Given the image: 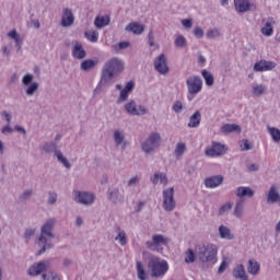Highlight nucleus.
<instances>
[{
	"label": "nucleus",
	"mask_w": 280,
	"mask_h": 280,
	"mask_svg": "<svg viewBox=\"0 0 280 280\" xmlns=\"http://www.w3.org/2000/svg\"><path fill=\"white\" fill-rule=\"evenodd\" d=\"M261 268V266L257 262V260H249L248 261V267H247V272H249V275H259V269Z\"/></svg>",
	"instance_id": "nucleus-40"
},
{
	"label": "nucleus",
	"mask_w": 280,
	"mask_h": 280,
	"mask_svg": "<svg viewBox=\"0 0 280 280\" xmlns=\"http://www.w3.org/2000/svg\"><path fill=\"white\" fill-rule=\"evenodd\" d=\"M113 139L116 148H119V145H126V131H124V129H116L114 131Z\"/></svg>",
	"instance_id": "nucleus-25"
},
{
	"label": "nucleus",
	"mask_w": 280,
	"mask_h": 280,
	"mask_svg": "<svg viewBox=\"0 0 280 280\" xmlns=\"http://www.w3.org/2000/svg\"><path fill=\"white\" fill-rule=\"evenodd\" d=\"M226 266H228V264L225 262V260H223L218 269L219 275H222V272H224L226 270Z\"/></svg>",
	"instance_id": "nucleus-64"
},
{
	"label": "nucleus",
	"mask_w": 280,
	"mask_h": 280,
	"mask_svg": "<svg viewBox=\"0 0 280 280\" xmlns=\"http://www.w3.org/2000/svg\"><path fill=\"white\" fill-rule=\"evenodd\" d=\"M10 47H12V44H9L8 46L2 47V54L7 58H10V54H11Z\"/></svg>",
	"instance_id": "nucleus-63"
},
{
	"label": "nucleus",
	"mask_w": 280,
	"mask_h": 280,
	"mask_svg": "<svg viewBox=\"0 0 280 280\" xmlns=\"http://www.w3.org/2000/svg\"><path fill=\"white\" fill-rule=\"evenodd\" d=\"M136 270H137V277L139 280L149 279L148 271H145V267L143 266V262H141L140 260L136 262Z\"/></svg>",
	"instance_id": "nucleus-34"
},
{
	"label": "nucleus",
	"mask_w": 280,
	"mask_h": 280,
	"mask_svg": "<svg viewBox=\"0 0 280 280\" xmlns=\"http://www.w3.org/2000/svg\"><path fill=\"white\" fill-rule=\"evenodd\" d=\"M175 47L183 49V47H187V39L183 35H178L175 39Z\"/></svg>",
	"instance_id": "nucleus-47"
},
{
	"label": "nucleus",
	"mask_w": 280,
	"mask_h": 280,
	"mask_svg": "<svg viewBox=\"0 0 280 280\" xmlns=\"http://www.w3.org/2000/svg\"><path fill=\"white\" fill-rule=\"evenodd\" d=\"M94 25L96 30H104V27L110 25V15H97L94 19Z\"/></svg>",
	"instance_id": "nucleus-24"
},
{
	"label": "nucleus",
	"mask_w": 280,
	"mask_h": 280,
	"mask_svg": "<svg viewBox=\"0 0 280 280\" xmlns=\"http://www.w3.org/2000/svg\"><path fill=\"white\" fill-rule=\"evenodd\" d=\"M34 83V74L32 73H27L22 78V84H24V86H30V84Z\"/></svg>",
	"instance_id": "nucleus-50"
},
{
	"label": "nucleus",
	"mask_w": 280,
	"mask_h": 280,
	"mask_svg": "<svg viewBox=\"0 0 280 280\" xmlns=\"http://www.w3.org/2000/svg\"><path fill=\"white\" fill-rule=\"evenodd\" d=\"M279 200H280L279 187L272 184L267 194V202L268 205H275V202H279Z\"/></svg>",
	"instance_id": "nucleus-23"
},
{
	"label": "nucleus",
	"mask_w": 280,
	"mask_h": 280,
	"mask_svg": "<svg viewBox=\"0 0 280 280\" xmlns=\"http://www.w3.org/2000/svg\"><path fill=\"white\" fill-rule=\"evenodd\" d=\"M72 57L74 58V60H84V58H86V50H84L82 43H74L72 47Z\"/></svg>",
	"instance_id": "nucleus-22"
},
{
	"label": "nucleus",
	"mask_w": 280,
	"mask_h": 280,
	"mask_svg": "<svg viewBox=\"0 0 280 280\" xmlns=\"http://www.w3.org/2000/svg\"><path fill=\"white\" fill-rule=\"evenodd\" d=\"M194 35L196 36V38H202L205 36V31L202 30V27L197 26L194 30Z\"/></svg>",
	"instance_id": "nucleus-59"
},
{
	"label": "nucleus",
	"mask_w": 280,
	"mask_h": 280,
	"mask_svg": "<svg viewBox=\"0 0 280 280\" xmlns=\"http://www.w3.org/2000/svg\"><path fill=\"white\" fill-rule=\"evenodd\" d=\"M255 196V190L247 186H240L236 189V197L237 198H253Z\"/></svg>",
	"instance_id": "nucleus-28"
},
{
	"label": "nucleus",
	"mask_w": 280,
	"mask_h": 280,
	"mask_svg": "<svg viewBox=\"0 0 280 280\" xmlns=\"http://www.w3.org/2000/svg\"><path fill=\"white\" fill-rule=\"evenodd\" d=\"M34 235H36V229L28 228L24 231V240H26V242H30Z\"/></svg>",
	"instance_id": "nucleus-52"
},
{
	"label": "nucleus",
	"mask_w": 280,
	"mask_h": 280,
	"mask_svg": "<svg viewBox=\"0 0 280 280\" xmlns=\"http://www.w3.org/2000/svg\"><path fill=\"white\" fill-rule=\"evenodd\" d=\"M36 91H38V82H33L28 85L25 93L28 95V97H32Z\"/></svg>",
	"instance_id": "nucleus-49"
},
{
	"label": "nucleus",
	"mask_w": 280,
	"mask_h": 280,
	"mask_svg": "<svg viewBox=\"0 0 280 280\" xmlns=\"http://www.w3.org/2000/svg\"><path fill=\"white\" fill-rule=\"evenodd\" d=\"M124 108L128 115L132 117H141L148 115V108L143 105H138L137 102L130 100L124 105Z\"/></svg>",
	"instance_id": "nucleus-9"
},
{
	"label": "nucleus",
	"mask_w": 280,
	"mask_h": 280,
	"mask_svg": "<svg viewBox=\"0 0 280 280\" xmlns=\"http://www.w3.org/2000/svg\"><path fill=\"white\" fill-rule=\"evenodd\" d=\"M159 148H161V133L159 132H151L148 139L141 143V150L144 154H152Z\"/></svg>",
	"instance_id": "nucleus-6"
},
{
	"label": "nucleus",
	"mask_w": 280,
	"mask_h": 280,
	"mask_svg": "<svg viewBox=\"0 0 280 280\" xmlns=\"http://www.w3.org/2000/svg\"><path fill=\"white\" fill-rule=\"evenodd\" d=\"M75 23V15H73V11L69 8H65L61 14V27H71Z\"/></svg>",
	"instance_id": "nucleus-15"
},
{
	"label": "nucleus",
	"mask_w": 280,
	"mask_h": 280,
	"mask_svg": "<svg viewBox=\"0 0 280 280\" xmlns=\"http://www.w3.org/2000/svg\"><path fill=\"white\" fill-rule=\"evenodd\" d=\"M219 235L221 240H235V235L231 233V229L226 225H220L219 226Z\"/></svg>",
	"instance_id": "nucleus-33"
},
{
	"label": "nucleus",
	"mask_w": 280,
	"mask_h": 280,
	"mask_svg": "<svg viewBox=\"0 0 280 280\" xmlns=\"http://www.w3.org/2000/svg\"><path fill=\"white\" fill-rule=\"evenodd\" d=\"M97 59H86L81 62L82 71H91V69H95L97 67Z\"/></svg>",
	"instance_id": "nucleus-36"
},
{
	"label": "nucleus",
	"mask_w": 280,
	"mask_h": 280,
	"mask_svg": "<svg viewBox=\"0 0 280 280\" xmlns=\"http://www.w3.org/2000/svg\"><path fill=\"white\" fill-rule=\"evenodd\" d=\"M55 156H57L59 163H62L63 166L67 167V170H71V163H69V160L62 154V151H56Z\"/></svg>",
	"instance_id": "nucleus-42"
},
{
	"label": "nucleus",
	"mask_w": 280,
	"mask_h": 280,
	"mask_svg": "<svg viewBox=\"0 0 280 280\" xmlns=\"http://www.w3.org/2000/svg\"><path fill=\"white\" fill-rule=\"evenodd\" d=\"M255 4L250 3V0H234V8L238 14H245L250 12Z\"/></svg>",
	"instance_id": "nucleus-17"
},
{
	"label": "nucleus",
	"mask_w": 280,
	"mask_h": 280,
	"mask_svg": "<svg viewBox=\"0 0 280 280\" xmlns=\"http://www.w3.org/2000/svg\"><path fill=\"white\" fill-rule=\"evenodd\" d=\"M84 36L90 43H97L100 40V33L97 31H86Z\"/></svg>",
	"instance_id": "nucleus-41"
},
{
	"label": "nucleus",
	"mask_w": 280,
	"mask_h": 280,
	"mask_svg": "<svg viewBox=\"0 0 280 280\" xmlns=\"http://www.w3.org/2000/svg\"><path fill=\"white\" fill-rule=\"evenodd\" d=\"M12 132H14V128H12L8 122L1 128V135H12Z\"/></svg>",
	"instance_id": "nucleus-57"
},
{
	"label": "nucleus",
	"mask_w": 280,
	"mask_h": 280,
	"mask_svg": "<svg viewBox=\"0 0 280 280\" xmlns=\"http://www.w3.org/2000/svg\"><path fill=\"white\" fill-rule=\"evenodd\" d=\"M40 280H60V276L54 271H48L42 276Z\"/></svg>",
	"instance_id": "nucleus-48"
},
{
	"label": "nucleus",
	"mask_w": 280,
	"mask_h": 280,
	"mask_svg": "<svg viewBox=\"0 0 280 280\" xmlns=\"http://www.w3.org/2000/svg\"><path fill=\"white\" fill-rule=\"evenodd\" d=\"M0 115L2 119L7 121V124H12V114H10L8 110H2Z\"/></svg>",
	"instance_id": "nucleus-58"
},
{
	"label": "nucleus",
	"mask_w": 280,
	"mask_h": 280,
	"mask_svg": "<svg viewBox=\"0 0 280 280\" xmlns=\"http://www.w3.org/2000/svg\"><path fill=\"white\" fill-rule=\"evenodd\" d=\"M182 25L183 27H185L186 30H191L194 22L189 19H184L182 20Z\"/></svg>",
	"instance_id": "nucleus-60"
},
{
	"label": "nucleus",
	"mask_w": 280,
	"mask_h": 280,
	"mask_svg": "<svg viewBox=\"0 0 280 280\" xmlns=\"http://www.w3.org/2000/svg\"><path fill=\"white\" fill-rule=\"evenodd\" d=\"M47 270V262L46 261H39L34 262L27 269V276L28 277H38V275H43Z\"/></svg>",
	"instance_id": "nucleus-16"
},
{
	"label": "nucleus",
	"mask_w": 280,
	"mask_h": 280,
	"mask_svg": "<svg viewBox=\"0 0 280 280\" xmlns=\"http://www.w3.org/2000/svg\"><path fill=\"white\" fill-rule=\"evenodd\" d=\"M154 69L158 71V73H161V75H166V73H170V67H167V57H165V54H161L158 58H155Z\"/></svg>",
	"instance_id": "nucleus-12"
},
{
	"label": "nucleus",
	"mask_w": 280,
	"mask_h": 280,
	"mask_svg": "<svg viewBox=\"0 0 280 280\" xmlns=\"http://www.w3.org/2000/svg\"><path fill=\"white\" fill-rule=\"evenodd\" d=\"M124 60L117 57L108 59L102 68V80L105 82H110V80L114 79L115 75H119V73L124 71Z\"/></svg>",
	"instance_id": "nucleus-3"
},
{
	"label": "nucleus",
	"mask_w": 280,
	"mask_h": 280,
	"mask_svg": "<svg viewBox=\"0 0 280 280\" xmlns=\"http://www.w3.org/2000/svg\"><path fill=\"white\" fill-rule=\"evenodd\" d=\"M275 67H277V63L273 61L260 60L255 63L254 71L264 73V71H272V69H275Z\"/></svg>",
	"instance_id": "nucleus-20"
},
{
	"label": "nucleus",
	"mask_w": 280,
	"mask_h": 280,
	"mask_svg": "<svg viewBox=\"0 0 280 280\" xmlns=\"http://www.w3.org/2000/svg\"><path fill=\"white\" fill-rule=\"evenodd\" d=\"M148 44L150 47H155L156 49H159V46L156 45V43H154V33L152 31H150L148 34Z\"/></svg>",
	"instance_id": "nucleus-56"
},
{
	"label": "nucleus",
	"mask_w": 280,
	"mask_h": 280,
	"mask_svg": "<svg viewBox=\"0 0 280 280\" xmlns=\"http://www.w3.org/2000/svg\"><path fill=\"white\" fill-rule=\"evenodd\" d=\"M223 183L224 176L214 175L205 179V187H207V189H215L220 187V185H222Z\"/></svg>",
	"instance_id": "nucleus-19"
},
{
	"label": "nucleus",
	"mask_w": 280,
	"mask_h": 280,
	"mask_svg": "<svg viewBox=\"0 0 280 280\" xmlns=\"http://www.w3.org/2000/svg\"><path fill=\"white\" fill-rule=\"evenodd\" d=\"M207 38L209 40L213 39V38H219L220 36V30L218 28H212V30H209L206 34Z\"/></svg>",
	"instance_id": "nucleus-51"
},
{
	"label": "nucleus",
	"mask_w": 280,
	"mask_h": 280,
	"mask_svg": "<svg viewBox=\"0 0 280 280\" xmlns=\"http://www.w3.org/2000/svg\"><path fill=\"white\" fill-rule=\"evenodd\" d=\"M241 150L243 152L252 150L250 142H248V140H243L242 143H241Z\"/></svg>",
	"instance_id": "nucleus-61"
},
{
	"label": "nucleus",
	"mask_w": 280,
	"mask_h": 280,
	"mask_svg": "<svg viewBox=\"0 0 280 280\" xmlns=\"http://www.w3.org/2000/svg\"><path fill=\"white\" fill-rule=\"evenodd\" d=\"M201 75L205 80L206 86H213V84H215V78L207 69L201 70Z\"/></svg>",
	"instance_id": "nucleus-35"
},
{
	"label": "nucleus",
	"mask_w": 280,
	"mask_h": 280,
	"mask_svg": "<svg viewBox=\"0 0 280 280\" xmlns=\"http://www.w3.org/2000/svg\"><path fill=\"white\" fill-rule=\"evenodd\" d=\"M8 38H11V40H14L15 46L18 47V51H21L23 49V37H21V34L16 32V30H12L7 34Z\"/></svg>",
	"instance_id": "nucleus-27"
},
{
	"label": "nucleus",
	"mask_w": 280,
	"mask_h": 280,
	"mask_svg": "<svg viewBox=\"0 0 280 280\" xmlns=\"http://www.w3.org/2000/svg\"><path fill=\"white\" fill-rule=\"evenodd\" d=\"M168 238L163 234H155L152 236V241L145 243L149 250H154L155 253H163L162 246L167 244Z\"/></svg>",
	"instance_id": "nucleus-8"
},
{
	"label": "nucleus",
	"mask_w": 280,
	"mask_h": 280,
	"mask_svg": "<svg viewBox=\"0 0 280 280\" xmlns=\"http://www.w3.org/2000/svg\"><path fill=\"white\" fill-rule=\"evenodd\" d=\"M148 268L151 271V277H165L170 270V264L159 256H151L148 261Z\"/></svg>",
	"instance_id": "nucleus-4"
},
{
	"label": "nucleus",
	"mask_w": 280,
	"mask_h": 280,
	"mask_svg": "<svg viewBox=\"0 0 280 280\" xmlns=\"http://www.w3.org/2000/svg\"><path fill=\"white\" fill-rule=\"evenodd\" d=\"M200 121H202V114H200V110H196L189 117L188 127L189 128H198V126H200Z\"/></svg>",
	"instance_id": "nucleus-30"
},
{
	"label": "nucleus",
	"mask_w": 280,
	"mask_h": 280,
	"mask_svg": "<svg viewBox=\"0 0 280 280\" xmlns=\"http://www.w3.org/2000/svg\"><path fill=\"white\" fill-rule=\"evenodd\" d=\"M42 150H44L46 154H51V152H54L55 156L56 152H60V149H58V144H56V142H45Z\"/></svg>",
	"instance_id": "nucleus-37"
},
{
	"label": "nucleus",
	"mask_w": 280,
	"mask_h": 280,
	"mask_svg": "<svg viewBox=\"0 0 280 280\" xmlns=\"http://www.w3.org/2000/svg\"><path fill=\"white\" fill-rule=\"evenodd\" d=\"M268 133L270 135L273 143H280V129L276 127H267Z\"/></svg>",
	"instance_id": "nucleus-39"
},
{
	"label": "nucleus",
	"mask_w": 280,
	"mask_h": 280,
	"mask_svg": "<svg viewBox=\"0 0 280 280\" xmlns=\"http://www.w3.org/2000/svg\"><path fill=\"white\" fill-rule=\"evenodd\" d=\"M54 229H56V219L50 218L44 222L40 228V235L38 237L39 246H43L38 252L39 255H43L46 250H49L54 246L51 243L52 240L56 238V234H54Z\"/></svg>",
	"instance_id": "nucleus-1"
},
{
	"label": "nucleus",
	"mask_w": 280,
	"mask_h": 280,
	"mask_svg": "<svg viewBox=\"0 0 280 280\" xmlns=\"http://www.w3.org/2000/svg\"><path fill=\"white\" fill-rule=\"evenodd\" d=\"M242 213H244V200H238L235 203L234 215L235 218H242Z\"/></svg>",
	"instance_id": "nucleus-45"
},
{
	"label": "nucleus",
	"mask_w": 280,
	"mask_h": 280,
	"mask_svg": "<svg viewBox=\"0 0 280 280\" xmlns=\"http://www.w3.org/2000/svg\"><path fill=\"white\" fill-rule=\"evenodd\" d=\"M150 180L152 185H163L164 187H167L170 184V179H167V174L162 172H155L151 177Z\"/></svg>",
	"instance_id": "nucleus-21"
},
{
	"label": "nucleus",
	"mask_w": 280,
	"mask_h": 280,
	"mask_svg": "<svg viewBox=\"0 0 280 280\" xmlns=\"http://www.w3.org/2000/svg\"><path fill=\"white\" fill-rule=\"evenodd\" d=\"M32 190H25L21 196L20 199L21 200H30V198H32Z\"/></svg>",
	"instance_id": "nucleus-62"
},
{
	"label": "nucleus",
	"mask_w": 280,
	"mask_h": 280,
	"mask_svg": "<svg viewBox=\"0 0 280 280\" xmlns=\"http://www.w3.org/2000/svg\"><path fill=\"white\" fill-rule=\"evenodd\" d=\"M196 255L201 264H215L218 246L213 243H201L196 246Z\"/></svg>",
	"instance_id": "nucleus-2"
},
{
	"label": "nucleus",
	"mask_w": 280,
	"mask_h": 280,
	"mask_svg": "<svg viewBox=\"0 0 280 280\" xmlns=\"http://www.w3.org/2000/svg\"><path fill=\"white\" fill-rule=\"evenodd\" d=\"M186 86L188 91L187 98L191 102L195 95L202 92V78H200V75L188 77L186 79Z\"/></svg>",
	"instance_id": "nucleus-5"
},
{
	"label": "nucleus",
	"mask_w": 280,
	"mask_h": 280,
	"mask_svg": "<svg viewBox=\"0 0 280 280\" xmlns=\"http://www.w3.org/2000/svg\"><path fill=\"white\" fill-rule=\"evenodd\" d=\"M268 93V86L264 83H254L252 85V94L254 97H261V95H266Z\"/></svg>",
	"instance_id": "nucleus-26"
},
{
	"label": "nucleus",
	"mask_w": 280,
	"mask_h": 280,
	"mask_svg": "<svg viewBox=\"0 0 280 280\" xmlns=\"http://www.w3.org/2000/svg\"><path fill=\"white\" fill-rule=\"evenodd\" d=\"M47 202L48 205H56V202H58V192L49 191Z\"/></svg>",
	"instance_id": "nucleus-53"
},
{
	"label": "nucleus",
	"mask_w": 280,
	"mask_h": 280,
	"mask_svg": "<svg viewBox=\"0 0 280 280\" xmlns=\"http://www.w3.org/2000/svg\"><path fill=\"white\" fill-rule=\"evenodd\" d=\"M126 32H131L136 35L143 34V30H145V26L143 24H139L137 22H131L125 27Z\"/></svg>",
	"instance_id": "nucleus-29"
},
{
	"label": "nucleus",
	"mask_w": 280,
	"mask_h": 280,
	"mask_svg": "<svg viewBox=\"0 0 280 280\" xmlns=\"http://www.w3.org/2000/svg\"><path fill=\"white\" fill-rule=\"evenodd\" d=\"M226 150V145L220 142H212V144L206 149V156L218 159V156H224Z\"/></svg>",
	"instance_id": "nucleus-11"
},
{
	"label": "nucleus",
	"mask_w": 280,
	"mask_h": 280,
	"mask_svg": "<svg viewBox=\"0 0 280 280\" xmlns=\"http://www.w3.org/2000/svg\"><path fill=\"white\" fill-rule=\"evenodd\" d=\"M262 27L260 30L262 36H272L275 34V25H277V20L275 18L262 19Z\"/></svg>",
	"instance_id": "nucleus-13"
},
{
	"label": "nucleus",
	"mask_w": 280,
	"mask_h": 280,
	"mask_svg": "<svg viewBox=\"0 0 280 280\" xmlns=\"http://www.w3.org/2000/svg\"><path fill=\"white\" fill-rule=\"evenodd\" d=\"M194 261H196V253L194 252V249L189 248L188 250H186L185 254V262L194 264Z\"/></svg>",
	"instance_id": "nucleus-46"
},
{
	"label": "nucleus",
	"mask_w": 280,
	"mask_h": 280,
	"mask_svg": "<svg viewBox=\"0 0 280 280\" xmlns=\"http://www.w3.org/2000/svg\"><path fill=\"white\" fill-rule=\"evenodd\" d=\"M107 200L113 205H124L126 197L119 191V188H109L107 190Z\"/></svg>",
	"instance_id": "nucleus-14"
},
{
	"label": "nucleus",
	"mask_w": 280,
	"mask_h": 280,
	"mask_svg": "<svg viewBox=\"0 0 280 280\" xmlns=\"http://www.w3.org/2000/svg\"><path fill=\"white\" fill-rule=\"evenodd\" d=\"M185 152H187V144H185V142H178L175 148V156L179 159Z\"/></svg>",
	"instance_id": "nucleus-43"
},
{
	"label": "nucleus",
	"mask_w": 280,
	"mask_h": 280,
	"mask_svg": "<svg viewBox=\"0 0 280 280\" xmlns=\"http://www.w3.org/2000/svg\"><path fill=\"white\" fill-rule=\"evenodd\" d=\"M232 275L235 279L248 280V276H246V268H244V265H237L233 269Z\"/></svg>",
	"instance_id": "nucleus-31"
},
{
	"label": "nucleus",
	"mask_w": 280,
	"mask_h": 280,
	"mask_svg": "<svg viewBox=\"0 0 280 280\" xmlns=\"http://www.w3.org/2000/svg\"><path fill=\"white\" fill-rule=\"evenodd\" d=\"M72 196L74 202L84 207H91L95 202V194L91 191L74 190Z\"/></svg>",
	"instance_id": "nucleus-7"
},
{
	"label": "nucleus",
	"mask_w": 280,
	"mask_h": 280,
	"mask_svg": "<svg viewBox=\"0 0 280 280\" xmlns=\"http://www.w3.org/2000/svg\"><path fill=\"white\" fill-rule=\"evenodd\" d=\"M172 110L176 113V115H179V113H183V102L175 101L172 106Z\"/></svg>",
	"instance_id": "nucleus-54"
},
{
	"label": "nucleus",
	"mask_w": 280,
	"mask_h": 280,
	"mask_svg": "<svg viewBox=\"0 0 280 280\" xmlns=\"http://www.w3.org/2000/svg\"><path fill=\"white\" fill-rule=\"evenodd\" d=\"M164 211H174L176 209V200L174 199V187L165 188L162 192Z\"/></svg>",
	"instance_id": "nucleus-10"
},
{
	"label": "nucleus",
	"mask_w": 280,
	"mask_h": 280,
	"mask_svg": "<svg viewBox=\"0 0 280 280\" xmlns=\"http://www.w3.org/2000/svg\"><path fill=\"white\" fill-rule=\"evenodd\" d=\"M233 209V203L226 202L219 208L218 215H228Z\"/></svg>",
	"instance_id": "nucleus-44"
},
{
	"label": "nucleus",
	"mask_w": 280,
	"mask_h": 280,
	"mask_svg": "<svg viewBox=\"0 0 280 280\" xmlns=\"http://www.w3.org/2000/svg\"><path fill=\"white\" fill-rule=\"evenodd\" d=\"M132 91H135V82L129 81L125 88L120 91V94L117 98V104H124V102H128V97L130 95V93H132Z\"/></svg>",
	"instance_id": "nucleus-18"
},
{
	"label": "nucleus",
	"mask_w": 280,
	"mask_h": 280,
	"mask_svg": "<svg viewBox=\"0 0 280 280\" xmlns=\"http://www.w3.org/2000/svg\"><path fill=\"white\" fill-rule=\"evenodd\" d=\"M117 235L115 236V241L120 244V246H126L128 244V236L126 235V231L124 229L117 226L116 228Z\"/></svg>",
	"instance_id": "nucleus-32"
},
{
	"label": "nucleus",
	"mask_w": 280,
	"mask_h": 280,
	"mask_svg": "<svg viewBox=\"0 0 280 280\" xmlns=\"http://www.w3.org/2000/svg\"><path fill=\"white\" fill-rule=\"evenodd\" d=\"M240 130H242V128L235 124H225L221 127V132L224 135H229V132H240Z\"/></svg>",
	"instance_id": "nucleus-38"
},
{
	"label": "nucleus",
	"mask_w": 280,
	"mask_h": 280,
	"mask_svg": "<svg viewBox=\"0 0 280 280\" xmlns=\"http://www.w3.org/2000/svg\"><path fill=\"white\" fill-rule=\"evenodd\" d=\"M140 182H141V178L136 175L128 180L127 187H137V185H139Z\"/></svg>",
	"instance_id": "nucleus-55"
}]
</instances>
